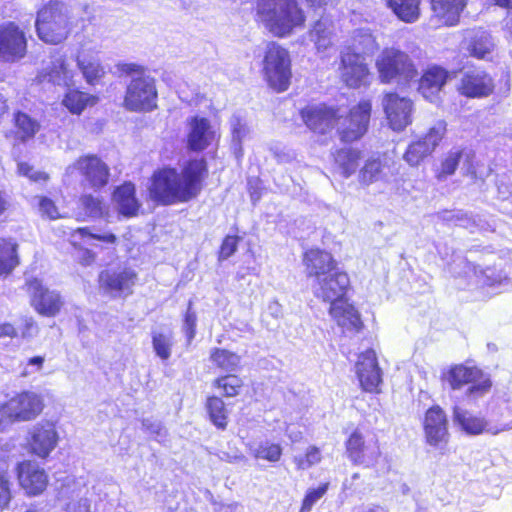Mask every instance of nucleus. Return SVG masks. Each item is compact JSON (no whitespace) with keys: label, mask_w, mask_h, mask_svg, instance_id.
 <instances>
[{"label":"nucleus","mask_w":512,"mask_h":512,"mask_svg":"<svg viewBox=\"0 0 512 512\" xmlns=\"http://www.w3.org/2000/svg\"><path fill=\"white\" fill-rule=\"evenodd\" d=\"M209 177V165L204 157H192L177 169L164 165L152 171L147 195L157 206L182 204L196 199Z\"/></svg>","instance_id":"1"},{"label":"nucleus","mask_w":512,"mask_h":512,"mask_svg":"<svg viewBox=\"0 0 512 512\" xmlns=\"http://www.w3.org/2000/svg\"><path fill=\"white\" fill-rule=\"evenodd\" d=\"M376 45L372 33L358 30L351 37V42L340 50L336 71L345 87L359 89L370 84L373 74L367 61V51Z\"/></svg>","instance_id":"2"},{"label":"nucleus","mask_w":512,"mask_h":512,"mask_svg":"<svg viewBox=\"0 0 512 512\" xmlns=\"http://www.w3.org/2000/svg\"><path fill=\"white\" fill-rule=\"evenodd\" d=\"M255 20L273 36L285 38L306 24V13L299 0H256Z\"/></svg>","instance_id":"3"},{"label":"nucleus","mask_w":512,"mask_h":512,"mask_svg":"<svg viewBox=\"0 0 512 512\" xmlns=\"http://www.w3.org/2000/svg\"><path fill=\"white\" fill-rule=\"evenodd\" d=\"M381 84L396 83L407 87L418 76V69L410 55L398 47H384L375 61Z\"/></svg>","instance_id":"4"},{"label":"nucleus","mask_w":512,"mask_h":512,"mask_svg":"<svg viewBox=\"0 0 512 512\" xmlns=\"http://www.w3.org/2000/svg\"><path fill=\"white\" fill-rule=\"evenodd\" d=\"M261 74L267 86L276 93L287 91L292 80V59L289 50L275 41L267 43Z\"/></svg>","instance_id":"5"},{"label":"nucleus","mask_w":512,"mask_h":512,"mask_svg":"<svg viewBox=\"0 0 512 512\" xmlns=\"http://www.w3.org/2000/svg\"><path fill=\"white\" fill-rule=\"evenodd\" d=\"M373 114L371 99H360L345 114L339 112L337 126L334 130L342 144L361 141L368 133Z\"/></svg>","instance_id":"6"},{"label":"nucleus","mask_w":512,"mask_h":512,"mask_svg":"<svg viewBox=\"0 0 512 512\" xmlns=\"http://www.w3.org/2000/svg\"><path fill=\"white\" fill-rule=\"evenodd\" d=\"M442 378L451 390L467 387L466 396L469 398L482 397L492 388L490 376L477 365L453 364L443 373Z\"/></svg>","instance_id":"7"},{"label":"nucleus","mask_w":512,"mask_h":512,"mask_svg":"<svg viewBox=\"0 0 512 512\" xmlns=\"http://www.w3.org/2000/svg\"><path fill=\"white\" fill-rule=\"evenodd\" d=\"M157 97L155 79L149 75L136 76L127 85L123 106L132 112L152 111L157 107Z\"/></svg>","instance_id":"8"},{"label":"nucleus","mask_w":512,"mask_h":512,"mask_svg":"<svg viewBox=\"0 0 512 512\" xmlns=\"http://www.w3.org/2000/svg\"><path fill=\"white\" fill-rule=\"evenodd\" d=\"M299 116L312 133L326 135L337 126L339 107L326 103H308L299 110Z\"/></svg>","instance_id":"9"},{"label":"nucleus","mask_w":512,"mask_h":512,"mask_svg":"<svg viewBox=\"0 0 512 512\" xmlns=\"http://www.w3.org/2000/svg\"><path fill=\"white\" fill-rule=\"evenodd\" d=\"M351 289L349 274L337 267L325 275V277L319 278L315 282L313 293L316 298L332 305L336 302L348 300V294Z\"/></svg>","instance_id":"10"},{"label":"nucleus","mask_w":512,"mask_h":512,"mask_svg":"<svg viewBox=\"0 0 512 512\" xmlns=\"http://www.w3.org/2000/svg\"><path fill=\"white\" fill-rule=\"evenodd\" d=\"M456 90L468 99L486 98L494 93L495 81L487 70L473 66L462 73Z\"/></svg>","instance_id":"11"},{"label":"nucleus","mask_w":512,"mask_h":512,"mask_svg":"<svg viewBox=\"0 0 512 512\" xmlns=\"http://www.w3.org/2000/svg\"><path fill=\"white\" fill-rule=\"evenodd\" d=\"M422 429L427 445L442 448L448 444L450 439L449 419L440 405L434 404L425 411Z\"/></svg>","instance_id":"12"},{"label":"nucleus","mask_w":512,"mask_h":512,"mask_svg":"<svg viewBox=\"0 0 512 512\" xmlns=\"http://www.w3.org/2000/svg\"><path fill=\"white\" fill-rule=\"evenodd\" d=\"M382 108L389 127L394 131H402L412 123L414 110L413 101L400 96L395 91L383 94Z\"/></svg>","instance_id":"13"},{"label":"nucleus","mask_w":512,"mask_h":512,"mask_svg":"<svg viewBox=\"0 0 512 512\" xmlns=\"http://www.w3.org/2000/svg\"><path fill=\"white\" fill-rule=\"evenodd\" d=\"M137 280V272L126 266L116 269H105L98 276L99 287L115 296L131 295Z\"/></svg>","instance_id":"14"},{"label":"nucleus","mask_w":512,"mask_h":512,"mask_svg":"<svg viewBox=\"0 0 512 512\" xmlns=\"http://www.w3.org/2000/svg\"><path fill=\"white\" fill-rule=\"evenodd\" d=\"M189 130L186 135V148L190 152L200 153L210 146H218L220 134L213 129L206 117L193 116L188 120Z\"/></svg>","instance_id":"15"},{"label":"nucleus","mask_w":512,"mask_h":512,"mask_svg":"<svg viewBox=\"0 0 512 512\" xmlns=\"http://www.w3.org/2000/svg\"><path fill=\"white\" fill-rule=\"evenodd\" d=\"M42 408V400L37 394L24 392L0 407V424L4 417L9 420H30L36 417L42 411Z\"/></svg>","instance_id":"16"},{"label":"nucleus","mask_w":512,"mask_h":512,"mask_svg":"<svg viewBox=\"0 0 512 512\" xmlns=\"http://www.w3.org/2000/svg\"><path fill=\"white\" fill-rule=\"evenodd\" d=\"M70 169L83 177L93 189H101L109 182L110 169L97 155L87 154L79 157L71 164Z\"/></svg>","instance_id":"17"},{"label":"nucleus","mask_w":512,"mask_h":512,"mask_svg":"<svg viewBox=\"0 0 512 512\" xmlns=\"http://www.w3.org/2000/svg\"><path fill=\"white\" fill-rule=\"evenodd\" d=\"M355 368L361 389L368 393H380L382 372L374 349L368 348L361 352L357 357Z\"/></svg>","instance_id":"18"},{"label":"nucleus","mask_w":512,"mask_h":512,"mask_svg":"<svg viewBox=\"0 0 512 512\" xmlns=\"http://www.w3.org/2000/svg\"><path fill=\"white\" fill-rule=\"evenodd\" d=\"M450 78L451 73L448 69L438 64H430L422 70L418 78L417 91L427 101L438 102Z\"/></svg>","instance_id":"19"},{"label":"nucleus","mask_w":512,"mask_h":512,"mask_svg":"<svg viewBox=\"0 0 512 512\" xmlns=\"http://www.w3.org/2000/svg\"><path fill=\"white\" fill-rule=\"evenodd\" d=\"M62 4L51 2L38 12L36 29L39 38L51 44H58L62 40Z\"/></svg>","instance_id":"20"},{"label":"nucleus","mask_w":512,"mask_h":512,"mask_svg":"<svg viewBox=\"0 0 512 512\" xmlns=\"http://www.w3.org/2000/svg\"><path fill=\"white\" fill-rule=\"evenodd\" d=\"M302 263L305 267L306 276L312 278L314 282L338 267V262L333 254L318 247L305 250L302 254Z\"/></svg>","instance_id":"21"},{"label":"nucleus","mask_w":512,"mask_h":512,"mask_svg":"<svg viewBox=\"0 0 512 512\" xmlns=\"http://www.w3.org/2000/svg\"><path fill=\"white\" fill-rule=\"evenodd\" d=\"M112 201L118 215L125 218L137 217L142 211V202L137 197L136 185L131 181H124L114 188Z\"/></svg>","instance_id":"22"},{"label":"nucleus","mask_w":512,"mask_h":512,"mask_svg":"<svg viewBox=\"0 0 512 512\" xmlns=\"http://www.w3.org/2000/svg\"><path fill=\"white\" fill-rule=\"evenodd\" d=\"M26 40L22 31L13 23L0 26V56L7 61L24 56Z\"/></svg>","instance_id":"23"},{"label":"nucleus","mask_w":512,"mask_h":512,"mask_svg":"<svg viewBox=\"0 0 512 512\" xmlns=\"http://www.w3.org/2000/svg\"><path fill=\"white\" fill-rule=\"evenodd\" d=\"M309 40L313 43L316 52L322 56L335 47L336 26L335 22L326 17H321L313 22L308 31Z\"/></svg>","instance_id":"24"},{"label":"nucleus","mask_w":512,"mask_h":512,"mask_svg":"<svg viewBox=\"0 0 512 512\" xmlns=\"http://www.w3.org/2000/svg\"><path fill=\"white\" fill-rule=\"evenodd\" d=\"M467 5L468 0H430L432 18L443 27L457 26Z\"/></svg>","instance_id":"25"},{"label":"nucleus","mask_w":512,"mask_h":512,"mask_svg":"<svg viewBox=\"0 0 512 512\" xmlns=\"http://www.w3.org/2000/svg\"><path fill=\"white\" fill-rule=\"evenodd\" d=\"M77 237L90 238L110 245L116 244L118 240L117 236L113 233H92L87 227L77 228L76 230L72 231L70 242L74 248L75 258L79 261L80 264L84 266L92 264L95 261L96 254L93 251L78 245L76 242Z\"/></svg>","instance_id":"26"},{"label":"nucleus","mask_w":512,"mask_h":512,"mask_svg":"<svg viewBox=\"0 0 512 512\" xmlns=\"http://www.w3.org/2000/svg\"><path fill=\"white\" fill-rule=\"evenodd\" d=\"M18 480L27 494L37 495L47 486V475L36 463L26 461L18 465Z\"/></svg>","instance_id":"27"},{"label":"nucleus","mask_w":512,"mask_h":512,"mask_svg":"<svg viewBox=\"0 0 512 512\" xmlns=\"http://www.w3.org/2000/svg\"><path fill=\"white\" fill-rule=\"evenodd\" d=\"M33 307L42 315L53 316L60 309L59 295L45 289L37 279L27 285Z\"/></svg>","instance_id":"28"},{"label":"nucleus","mask_w":512,"mask_h":512,"mask_svg":"<svg viewBox=\"0 0 512 512\" xmlns=\"http://www.w3.org/2000/svg\"><path fill=\"white\" fill-rule=\"evenodd\" d=\"M328 312L340 327L355 332H360L364 327L359 311L353 304L348 303V300L333 303L329 306Z\"/></svg>","instance_id":"29"},{"label":"nucleus","mask_w":512,"mask_h":512,"mask_svg":"<svg viewBox=\"0 0 512 512\" xmlns=\"http://www.w3.org/2000/svg\"><path fill=\"white\" fill-rule=\"evenodd\" d=\"M30 435L31 450L40 457H46L56 445V432L50 423L35 426Z\"/></svg>","instance_id":"30"},{"label":"nucleus","mask_w":512,"mask_h":512,"mask_svg":"<svg viewBox=\"0 0 512 512\" xmlns=\"http://www.w3.org/2000/svg\"><path fill=\"white\" fill-rule=\"evenodd\" d=\"M465 43L468 55L477 60H488L495 48L491 34L483 29L474 30Z\"/></svg>","instance_id":"31"},{"label":"nucleus","mask_w":512,"mask_h":512,"mask_svg":"<svg viewBox=\"0 0 512 512\" xmlns=\"http://www.w3.org/2000/svg\"><path fill=\"white\" fill-rule=\"evenodd\" d=\"M362 159V151L354 147H343L333 153L334 163L344 178L353 175Z\"/></svg>","instance_id":"32"},{"label":"nucleus","mask_w":512,"mask_h":512,"mask_svg":"<svg viewBox=\"0 0 512 512\" xmlns=\"http://www.w3.org/2000/svg\"><path fill=\"white\" fill-rule=\"evenodd\" d=\"M204 407L209 421L218 430H226L229 424L230 411L223 398L217 395H209L206 397Z\"/></svg>","instance_id":"33"},{"label":"nucleus","mask_w":512,"mask_h":512,"mask_svg":"<svg viewBox=\"0 0 512 512\" xmlns=\"http://www.w3.org/2000/svg\"><path fill=\"white\" fill-rule=\"evenodd\" d=\"M422 0H385L386 6L404 23H414L420 18Z\"/></svg>","instance_id":"34"},{"label":"nucleus","mask_w":512,"mask_h":512,"mask_svg":"<svg viewBox=\"0 0 512 512\" xmlns=\"http://www.w3.org/2000/svg\"><path fill=\"white\" fill-rule=\"evenodd\" d=\"M464 154V148H453L446 152L440 158L439 166L434 171L435 178L442 181L454 175Z\"/></svg>","instance_id":"35"},{"label":"nucleus","mask_w":512,"mask_h":512,"mask_svg":"<svg viewBox=\"0 0 512 512\" xmlns=\"http://www.w3.org/2000/svg\"><path fill=\"white\" fill-rule=\"evenodd\" d=\"M345 451L354 465H361L366 459V443L362 432L354 429L345 440Z\"/></svg>","instance_id":"36"},{"label":"nucleus","mask_w":512,"mask_h":512,"mask_svg":"<svg viewBox=\"0 0 512 512\" xmlns=\"http://www.w3.org/2000/svg\"><path fill=\"white\" fill-rule=\"evenodd\" d=\"M213 388L220 391L222 397L235 398L245 386L244 380L235 374L219 375L212 381Z\"/></svg>","instance_id":"37"},{"label":"nucleus","mask_w":512,"mask_h":512,"mask_svg":"<svg viewBox=\"0 0 512 512\" xmlns=\"http://www.w3.org/2000/svg\"><path fill=\"white\" fill-rule=\"evenodd\" d=\"M385 165L379 157L368 158L359 169L358 181L368 186L382 180L385 176Z\"/></svg>","instance_id":"38"},{"label":"nucleus","mask_w":512,"mask_h":512,"mask_svg":"<svg viewBox=\"0 0 512 512\" xmlns=\"http://www.w3.org/2000/svg\"><path fill=\"white\" fill-rule=\"evenodd\" d=\"M17 247L11 239L0 238V276L10 274L19 264Z\"/></svg>","instance_id":"39"},{"label":"nucleus","mask_w":512,"mask_h":512,"mask_svg":"<svg viewBox=\"0 0 512 512\" xmlns=\"http://www.w3.org/2000/svg\"><path fill=\"white\" fill-rule=\"evenodd\" d=\"M77 65L88 84H96L104 75L105 70L97 59L86 54L77 56Z\"/></svg>","instance_id":"40"},{"label":"nucleus","mask_w":512,"mask_h":512,"mask_svg":"<svg viewBox=\"0 0 512 512\" xmlns=\"http://www.w3.org/2000/svg\"><path fill=\"white\" fill-rule=\"evenodd\" d=\"M454 420L469 434L477 435L486 431V420L467 411L455 409Z\"/></svg>","instance_id":"41"},{"label":"nucleus","mask_w":512,"mask_h":512,"mask_svg":"<svg viewBox=\"0 0 512 512\" xmlns=\"http://www.w3.org/2000/svg\"><path fill=\"white\" fill-rule=\"evenodd\" d=\"M213 365L222 371H234L239 367L240 356L224 348L215 347L210 351Z\"/></svg>","instance_id":"42"},{"label":"nucleus","mask_w":512,"mask_h":512,"mask_svg":"<svg viewBox=\"0 0 512 512\" xmlns=\"http://www.w3.org/2000/svg\"><path fill=\"white\" fill-rule=\"evenodd\" d=\"M98 102V97L79 90H70L66 93V108L73 114H81L88 106Z\"/></svg>","instance_id":"43"},{"label":"nucleus","mask_w":512,"mask_h":512,"mask_svg":"<svg viewBox=\"0 0 512 512\" xmlns=\"http://www.w3.org/2000/svg\"><path fill=\"white\" fill-rule=\"evenodd\" d=\"M433 151L419 138L411 142L404 152L403 158L411 166H418Z\"/></svg>","instance_id":"44"},{"label":"nucleus","mask_w":512,"mask_h":512,"mask_svg":"<svg viewBox=\"0 0 512 512\" xmlns=\"http://www.w3.org/2000/svg\"><path fill=\"white\" fill-rule=\"evenodd\" d=\"M282 454L283 449L280 444L266 441L258 445L253 453V456L256 459L275 463L281 459Z\"/></svg>","instance_id":"45"},{"label":"nucleus","mask_w":512,"mask_h":512,"mask_svg":"<svg viewBox=\"0 0 512 512\" xmlns=\"http://www.w3.org/2000/svg\"><path fill=\"white\" fill-rule=\"evenodd\" d=\"M15 125L20 138L24 141L34 137L39 130V123L25 113L18 112L15 115Z\"/></svg>","instance_id":"46"},{"label":"nucleus","mask_w":512,"mask_h":512,"mask_svg":"<svg viewBox=\"0 0 512 512\" xmlns=\"http://www.w3.org/2000/svg\"><path fill=\"white\" fill-rule=\"evenodd\" d=\"M322 454L319 447L309 446L303 455L294 458L293 462L298 470H306L322 461Z\"/></svg>","instance_id":"47"},{"label":"nucleus","mask_w":512,"mask_h":512,"mask_svg":"<svg viewBox=\"0 0 512 512\" xmlns=\"http://www.w3.org/2000/svg\"><path fill=\"white\" fill-rule=\"evenodd\" d=\"M446 134V123L438 122L420 138L432 151L440 144Z\"/></svg>","instance_id":"48"},{"label":"nucleus","mask_w":512,"mask_h":512,"mask_svg":"<svg viewBox=\"0 0 512 512\" xmlns=\"http://www.w3.org/2000/svg\"><path fill=\"white\" fill-rule=\"evenodd\" d=\"M241 239L242 238L238 235H225L217 251L218 261H224L234 255Z\"/></svg>","instance_id":"49"},{"label":"nucleus","mask_w":512,"mask_h":512,"mask_svg":"<svg viewBox=\"0 0 512 512\" xmlns=\"http://www.w3.org/2000/svg\"><path fill=\"white\" fill-rule=\"evenodd\" d=\"M329 483H322L316 488L307 490L304 498L302 499L301 507L299 512H310L313 505L321 499L327 492Z\"/></svg>","instance_id":"50"},{"label":"nucleus","mask_w":512,"mask_h":512,"mask_svg":"<svg viewBox=\"0 0 512 512\" xmlns=\"http://www.w3.org/2000/svg\"><path fill=\"white\" fill-rule=\"evenodd\" d=\"M152 345L156 355L162 360L170 358L172 343L168 336L163 333H154L152 335Z\"/></svg>","instance_id":"51"},{"label":"nucleus","mask_w":512,"mask_h":512,"mask_svg":"<svg viewBox=\"0 0 512 512\" xmlns=\"http://www.w3.org/2000/svg\"><path fill=\"white\" fill-rule=\"evenodd\" d=\"M197 316L192 310V301L188 302L187 310L183 315V331L188 344L192 342L196 335Z\"/></svg>","instance_id":"52"},{"label":"nucleus","mask_w":512,"mask_h":512,"mask_svg":"<svg viewBox=\"0 0 512 512\" xmlns=\"http://www.w3.org/2000/svg\"><path fill=\"white\" fill-rule=\"evenodd\" d=\"M82 206L86 213L90 216H102L105 212V205L99 198H95L92 195H84L82 197Z\"/></svg>","instance_id":"53"},{"label":"nucleus","mask_w":512,"mask_h":512,"mask_svg":"<svg viewBox=\"0 0 512 512\" xmlns=\"http://www.w3.org/2000/svg\"><path fill=\"white\" fill-rule=\"evenodd\" d=\"M18 172L19 174L26 176L33 181H45L47 179V175L45 173L34 171L33 167L29 166L27 163H19Z\"/></svg>","instance_id":"54"},{"label":"nucleus","mask_w":512,"mask_h":512,"mask_svg":"<svg viewBox=\"0 0 512 512\" xmlns=\"http://www.w3.org/2000/svg\"><path fill=\"white\" fill-rule=\"evenodd\" d=\"M44 360L45 359L42 356H35L30 358L23 368L22 375L29 376L31 374L39 372L42 369Z\"/></svg>","instance_id":"55"},{"label":"nucleus","mask_w":512,"mask_h":512,"mask_svg":"<svg viewBox=\"0 0 512 512\" xmlns=\"http://www.w3.org/2000/svg\"><path fill=\"white\" fill-rule=\"evenodd\" d=\"M11 500L9 481L4 476H0V507H6Z\"/></svg>","instance_id":"56"},{"label":"nucleus","mask_w":512,"mask_h":512,"mask_svg":"<svg viewBox=\"0 0 512 512\" xmlns=\"http://www.w3.org/2000/svg\"><path fill=\"white\" fill-rule=\"evenodd\" d=\"M63 69H64V62L63 61H59L58 66L55 67V68H52L48 72V74L45 75V78H47V80L49 82H52V83L57 84V85H61L63 80H64Z\"/></svg>","instance_id":"57"},{"label":"nucleus","mask_w":512,"mask_h":512,"mask_svg":"<svg viewBox=\"0 0 512 512\" xmlns=\"http://www.w3.org/2000/svg\"><path fill=\"white\" fill-rule=\"evenodd\" d=\"M40 211L47 215L50 219H56L59 217V213L57 211V208L55 207L54 203L49 199H41L40 203Z\"/></svg>","instance_id":"58"},{"label":"nucleus","mask_w":512,"mask_h":512,"mask_svg":"<svg viewBox=\"0 0 512 512\" xmlns=\"http://www.w3.org/2000/svg\"><path fill=\"white\" fill-rule=\"evenodd\" d=\"M119 70L121 73L126 74V75H132V74H137V76L146 75L145 68L136 63L121 64L119 66Z\"/></svg>","instance_id":"59"},{"label":"nucleus","mask_w":512,"mask_h":512,"mask_svg":"<svg viewBox=\"0 0 512 512\" xmlns=\"http://www.w3.org/2000/svg\"><path fill=\"white\" fill-rule=\"evenodd\" d=\"M17 335L16 329L10 323H0V338H13Z\"/></svg>","instance_id":"60"},{"label":"nucleus","mask_w":512,"mask_h":512,"mask_svg":"<svg viewBox=\"0 0 512 512\" xmlns=\"http://www.w3.org/2000/svg\"><path fill=\"white\" fill-rule=\"evenodd\" d=\"M494 6H498L504 9H512V0H486Z\"/></svg>","instance_id":"61"},{"label":"nucleus","mask_w":512,"mask_h":512,"mask_svg":"<svg viewBox=\"0 0 512 512\" xmlns=\"http://www.w3.org/2000/svg\"><path fill=\"white\" fill-rule=\"evenodd\" d=\"M312 7H323L334 0H306Z\"/></svg>","instance_id":"62"},{"label":"nucleus","mask_w":512,"mask_h":512,"mask_svg":"<svg viewBox=\"0 0 512 512\" xmlns=\"http://www.w3.org/2000/svg\"><path fill=\"white\" fill-rule=\"evenodd\" d=\"M8 207V202L4 196V194L0 191V216L6 211Z\"/></svg>","instance_id":"63"},{"label":"nucleus","mask_w":512,"mask_h":512,"mask_svg":"<svg viewBox=\"0 0 512 512\" xmlns=\"http://www.w3.org/2000/svg\"><path fill=\"white\" fill-rule=\"evenodd\" d=\"M8 109L7 101L3 95L0 94V116L3 115Z\"/></svg>","instance_id":"64"}]
</instances>
